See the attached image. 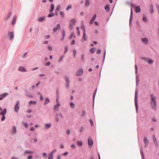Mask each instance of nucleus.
Wrapping results in <instances>:
<instances>
[{"instance_id": "obj_33", "label": "nucleus", "mask_w": 159, "mask_h": 159, "mask_svg": "<svg viewBox=\"0 0 159 159\" xmlns=\"http://www.w3.org/2000/svg\"><path fill=\"white\" fill-rule=\"evenodd\" d=\"M150 11L151 13H152L153 12V9L152 4H151L150 6Z\"/></svg>"}, {"instance_id": "obj_34", "label": "nucleus", "mask_w": 159, "mask_h": 159, "mask_svg": "<svg viewBox=\"0 0 159 159\" xmlns=\"http://www.w3.org/2000/svg\"><path fill=\"white\" fill-rule=\"evenodd\" d=\"M64 78L66 81V83H70V80L69 78L67 76H65L64 77Z\"/></svg>"}, {"instance_id": "obj_27", "label": "nucleus", "mask_w": 159, "mask_h": 159, "mask_svg": "<svg viewBox=\"0 0 159 159\" xmlns=\"http://www.w3.org/2000/svg\"><path fill=\"white\" fill-rule=\"evenodd\" d=\"M143 142L144 143L148 145V144L149 141L146 137H144L143 139Z\"/></svg>"}, {"instance_id": "obj_8", "label": "nucleus", "mask_w": 159, "mask_h": 159, "mask_svg": "<svg viewBox=\"0 0 159 159\" xmlns=\"http://www.w3.org/2000/svg\"><path fill=\"white\" fill-rule=\"evenodd\" d=\"M9 95V93H5L3 94H0V100H2L3 98H5L7 96Z\"/></svg>"}, {"instance_id": "obj_55", "label": "nucleus", "mask_w": 159, "mask_h": 159, "mask_svg": "<svg viewBox=\"0 0 159 159\" xmlns=\"http://www.w3.org/2000/svg\"><path fill=\"white\" fill-rule=\"evenodd\" d=\"M72 7V6L71 5H70L66 7V11H68L69 9H71Z\"/></svg>"}, {"instance_id": "obj_35", "label": "nucleus", "mask_w": 159, "mask_h": 159, "mask_svg": "<svg viewBox=\"0 0 159 159\" xmlns=\"http://www.w3.org/2000/svg\"><path fill=\"white\" fill-rule=\"evenodd\" d=\"M95 50V48H91L89 50V52L91 54H93Z\"/></svg>"}, {"instance_id": "obj_29", "label": "nucleus", "mask_w": 159, "mask_h": 159, "mask_svg": "<svg viewBox=\"0 0 159 159\" xmlns=\"http://www.w3.org/2000/svg\"><path fill=\"white\" fill-rule=\"evenodd\" d=\"M80 28H81V29L82 30H83V33H84H84H86L85 29V28L84 25L83 24H82L81 25Z\"/></svg>"}, {"instance_id": "obj_13", "label": "nucleus", "mask_w": 159, "mask_h": 159, "mask_svg": "<svg viewBox=\"0 0 159 159\" xmlns=\"http://www.w3.org/2000/svg\"><path fill=\"white\" fill-rule=\"evenodd\" d=\"M61 26L59 24H57L56 27L54 28L53 29V32H56L57 30H59L60 29Z\"/></svg>"}, {"instance_id": "obj_43", "label": "nucleus", "mask_w": 159, "mask_h": 159, "mask_svg": "<svg viewBox=\"0 0 159 159\" xmlns=\"http://www.w3.org/2000/svg\"><path fill=\"white\" fill-rule=\"evenodd\" d=\"M48 159H52L53 155L52 153H50L48 155Z\"/></svg>"}, {"instance_id": "obj_9", "label": "nucleus", "mask_w": 159, "mask_h": 159, "mask_svg": "<svg viewBox=\"0 0 159 159\" xmlns=\"http://www.w3.org/2000/svg\"><path fill=\"white\" fill-rule=\"evenodd\" d=\"M12 15V13L11 12H9L6 15V16L5 18V20L6 21L8 20L11 17Z\"/></svg>"}, {"instance_id": "obj_25", "label": "nucleus", "mask_w": 159, "mask_h": 159, "mask_svg": "<svg viewBox=\"0 0 159 159\" xmlns=\"http://www.w3.org/2000/svg\"><path fill=\"white\" fill-rule=\"evenodd\" d=\"M50 102V100L48 98H46L43 104L44 105H46Z\"/></svg>"}, {"instance_id": "obj_11", "label": "nucleus", "mask_w": 159, "mask_h": 159, "mask_svg": "<svg viewBox=\"0 0 159 159\" xmlns=\"http://www.w3.org/2000/svg\"><path fill=\"white\" fill-rule=\"evenodd\" d=\"M88 143L89 147L92 146L93 145V141L91 138L88 139Z\"/></svg>"}, {"instance_id": "obj_21", "label": "nucleus", "mask_w": 159, "mask_h": 159, "mask_svg": "<svg viewBox=\"0 0 159 159\" xmlns=\"http://www.w3.org/2000/svg\"><path fill=\"white\" fill-rule=\"evenodd\" d=\"M16 15H15L13 16V19H12V22H11V25H13L15 24V23L16 22Z\"/></svg>"}, {"instance_id": "obj_1", "label": "nucleus", "mask_w": 159, "mask_h": 159, "mask_svg": "<svg viewBox=\"0 0 159 159\" xmlns=\"http://www.w3.org/2000/svg\"><path fill=\"white\" fill-rule=\"evenodd\" d=\"M150 96L151 99L150 100L151 107L154 110L156 111L157 109L156 97L153 94H150Z\"/></svg>"}, {"instance_id": "obj_44", "label": "nucleus", "mask_w": 159, "mask_h": 159, "mask_svg": "<svg viewBox=\"0 0 159 159\" xmlns=\"http://www.w3.org/2000/svg\"><path fill=\"white\" fill-rule=\"evenodd\" d=\"M70 107L71 108H74L75 106V104L72 102H71L70 104Z\"/></svg>"}, {"instance_id": "obj_58", "label": "nucleus", "mask_w": 159, "mask_h": 159, "mask_svg": "<svg viewBox=\"0 0 159 159\" xmlns=\"http://www.w3.org/2000/svg\"><path fill=\"white\" fill-rule=\"evenodd\" d=\"M101 52V50L99 49H97L96 53L97 54H99Z\"/></svg>"}, {"instance_id": "obj_16", "label": "nucleus", "mask_w": 159, "mask_h": 159, "mask_svg": "<svg viewBox=\"0 0 159 159\" xmlns=\"http://www.w3.org/2000/svg\"><path fill=\"white\" fill-rule=\"evenodd\" d=\"M152 139H153V140L154 142V144L156 146H158V143L157 141V140L156 139V138L155 136V135H153L152 136Z\"/></svg>"}, {"instance_id": "obj_18", "label": "nucleus", "mask_w": 159, "mask_h": 159, "mask_svg": "<svg viewBox=\"0 0 159 159\" xmlns=\"http://www.w3.org/2000/svg\"><path fill=\"white\" fill-rule=\"evenodd\" d=\"M34 153V152L30 151L29 150H26L25 151L24 153V155L25 156L26 154H33Z\"/></svg>"}, {"instance_id": "obj_46", "label": "nucleus", "mask_w": 159, "mask_h": 159, "mask_svg": "<svg viewBox=\"0 0 159 159\" xmlns=\"http://www.w3.org/2000/svg\"><path fill=\"white\" fill-rule=\"evenodd\" d=\"M106 54V50H105L104 51V54H103V63L104 62V60H105Z\"/></svg>"}, {"instance_id": "obj_47", "label": "nucleus", "mask_w": 159, "mask_h": 159, "mask_svg": "<svg viewBox=\"0 0 159 159\" xmlns=\"http://www.w3.org/2000/svg\"><path fill=\"white\" fill-rule=\"evenodd\" d=\"M73 55L74 57H75L76 54V51L74 49V50H73Z\"/></svg>"}, {"instance_id": "obj_42", "label": "nucleus", "mask_w": 159, "mask_h": 159, "mask_svg": "<svg viewBox=\"0 0 159 159\" xmlns=\"http://www.w3.org/2000/svg\"><path fill=\"white\" fill-rule=\"evenodd\" d=\"M73 36L74 37V38H75V36L74 35V33L73 32L72 33L70 34V36L69 38V39H71Z\"/></svg>"}, {"instance_id": "obj_10", "label": "nucleus", "mask_w": 159, "mask_h": 159, "mask_svg": "<svg viewBox=\"0 0 159 159\" xmlns=\"http://www.w3.org/2000/svg\"><path fill=\"white\" fill-rule=\"evenodd\" d=\"M25 94L26 96L30 98H33V95L30 94V93L28 91L27 89H25Z\"/></svg>"}, {"instance_id": "obj_63", "label": "nucleus", "mask_w": 159, "mask_h": 159, "mask_svg": "<svg viewBox=\"0 0 159 159\" xmlns=\"http://www.w3.org/2000/svg\"><path fill=\"white\" fill-rule=\"evenodd\" d=\"M60 5H58L56 7V10L57 11H59L60 10Z\"/></svg>"}, {"instance_id": "obj_41", "label": "nucleus", "mask_w": 159, "mask_h": 159, "mask_svg": "<svg viewBox=\"0 0 159 159\" xmlns=\"http://www.w3.org/2000/svg\"><path fill=\"white\" fill-rule=\"evenodd\" d=\"M54 15H55V14L52 13H49L48 16V17H52L53 16H54Z\"/></svg>"}, {"instance_id": "obj_48", "label": "nucleus", "mask_w": 159, "mask_h": 159, "mask_svg": "<svg viewBox=\"0 0 159 159\" xmlns=\"http://www.w3.org/2000/svg\"><path fill=\"white\" fill-rule=\"evenodd\" d=\"M81 60L82 61H84V54H83L81 56Z\"/></svg>"}, {"instance_id": "obj_45", "label": "nucleus", "mask_w": 159, "mask_h": 159, "mask_svg": "<svg viewBox=\"0 0 159 159\" xmlns=\"http://www.w3.org/2000/svg\"><path fill=\"white\" fill-rule=\"evenodd\" d=\"M73 24L71 23H70L69 28L70 30H72L73 28Z\"/></svg>"}, {"instance_id": "obj_40", "label": "nucleus", "mask_w": 159, "mask_h": 159, "mask_svg": "<svg viewBox=\"0 0 159 159\" xmlns=\"http://www.w3.org/2000/svg\"><path fill=\"white\" fill-rule=\"evenodd\" d=\"M36 102L35 101H31L29 102V104L31 105L33 104L34 105L36 104Z\"/></svg>"}, {"instance_id": "obj_49", "label": "nucleus", "mask_w": 159, "mask_h": 159, "mask_svg": "<svg viewBox=\"0 0 159 159\" xmlns=\"http://www.w3.org/2000/svg\"><path fill=\"white\" fill-rule=\"evenodd\" d=\"M68 48L67 46H66L65 47V51L64 53L65 54L68 51Z\"/></svg>"}, {"instance_id": "obj_26", "label": "nucleus", "mask_w": 159, "mask_h": 159, "mask_svg": "<svg viewBox=\"0 0 159 159\" xmlns=\"http://www.w3.org/2000/svg\"><path fill=\"white\" fill-rule=\"evenodd\" d=\"M45 16H43L38 19V21L39 22H41L45 20Z\"/></svg>"}, {"instance_id": "obj_14", "label": "nucleus", "mask_w": 159, "mask_h": 159, "mask_svg": "<svg viewBox=\"0 0 159 159\" xmlns=\"http://www.w3.org/2000/svg\"><path fill=\"white\" fill-rule=\"evenodd\" d=\"M62 37L61 39V41H62L64 40L65 36V30L64 29H63L62 30Z\"/></svg>"}, {"instance_id": "obj_61", "label": "nucleus", "mask_w": 159, "mask_h": 159, "mask_svg": "<svg viewBox=\"0 0 159 159\" xmlns=\"http://www.w3.org/2000/svg\"><path fill=\"white\" fill-rule=\"evenodd\" d=\"M75 40H73L71 43V45H74L75 44Z\"/></svg>"}, {"instance_id": "obj_64", "label": "nucleus", "mask_w": 159, "mask_h": 159, "mask_svg": "<svg viewBox=\"0 0 159 159\" xmlns=\"http://www.w3.org/2000/svg\"><path fill=\"white\" fill-rule=\"evenodd\" d=\"M51 64V63L50 62H48L47 63H46V64H45V65L46 66H49Z\"/></svg>"}, {"instance_id": "obj_60", "label": "nucleus", "mask_w": 159, "mask_h": 159, "mask_svg": "<svg viewBox=\"0 0 159 159\" xmlns=\"http://www.w3.org/2000/svg\"><path fill=\"white\" fill-rule=\"evenodd\" d=\"M48 49L50 51H51L52 50V47L51 46H48Z\"/></svg>"}, {"instance_id": "obj_59", "label": "nucleus", "mask_w": 159, "mask_h": 159, "mask_svg": "<svg viewBox=\"0 0 159 159\" xmlns=\"http://www.w3.org/2000/svg\"><path fill=\"white\" fill-rule=\"evenodd\" d=\"M135 73L136 74L137 72V66L136 64H135Z\"/></svg>"}, {"instance_id": "obj_7", "label": "nucleus", "mask_w": 159, "mask_h": 159, "mask_svg": "<svg viewBox=\"0 0 159 159\" xmlns=\"http://www.w3.org/2000/svg\"><path fill=\"white\" fill-rule=\"evenodd\" d=\"M84 71L83 70L80 68L79 69L76 73V75L77 76H80L82 75Z\"/></svg>"}, {"instance_id": "obj_36", "label": "nucleus", "mask_w": 159, "mask_h": 159, "mask_svg": "<svg viewBox=\"0 0 159 159\" xmlns=\"http://www.w3.org/2000/svg\"><path fill=\"white\" fill-rule=\"evenodd\" d=\"M16 132V128L15 126H14L13 128L12 133L15 134Z\"/></svg>"}, {"instance_id": "obj_38", "label": "nucleus", "mask_w": 159, "mask_h": 159, "mask_svg": "<svg viewBox=\"0 0 159 159\" xmlns=\"http://www.w3.org/2000/svg\"><path fill=\"white\" fill-rule=\"evenodd\" d=\"M140 153L142 159H144V154L142 150H140Z\"/></svg>"}, {"instance_id": "obj_53", "label": "nucleus", "mask_w": 159, "mask_h": 159, "mask_svg": "<svg viewBox=\"0 0 159 159\" xmlns=\"http://www.w3.org/2000/svg\"><path fill=\"white\" fill-rule=\"evenodd\" d=\"M63 57H64V56H62L60 57V58H59V59L58 60V62H60L62 60Z\"/></svg>"}, {"instance_id": "obj_22", "label": "nucleus", "mask_w": 159, "mask_h": 159, "mask_svg": "<svg viewBox=\"0 0 159 159\" xmlns=\"http://www.w3.org/2000/svg\"><path fill=\"white\" fill-rule=\"evenodd\" d=\"M141 9L139 6H138L135 7V12L136 13H138L140 12Z\"/></svg>"}, {"instance_id": "obj_17", "label": "nucleus", "mask_w": 159, "mask_h": 159, "mask_svg": "<svg viewBox=\"0 0 159 159\" xmlns=\"http://www.w3.org/2000/svg\"><path fill=\"white\" fill-rule=\"evenodd\" d=\"M18 70L21 72H25L27 71V70L24 67L22 66H20L18 68Z\"/></svg>"}, {"instance_id": "obj_2", "label": "nucleus", "mask_w": 159, "mask_h": 159, "mask_svg": "<svg viewBox=\"0 0 159 159\" xmlns=\"http://www.w3.org/2000/svg\"><path fill=\"white\" fill-rule=\"evenodd\" d=\"M56 102L57 104L54 105L53 107V110L55 112L56 109H57V110H58V107L60 106V104L59 103V93H58V89H57L56 90Z\"/></svg>"}, {"instance_id": "obj_39", "label": "nucleus", "mask_w": 159, "mask_h": 159, "mask_svg": "<svg viewBox=\"0 0 159 159\" xmlns=\"http://www.w3.org/2000/svg\"><path fill=\"white\" fill-rule=\"evenodd\" d=\"M89 0H86L85 5V6H88L90 4V2H89Z\"/></svg>"}, {"instance_id": "obj_23", "label": "nucleus", "mask_w": 159, "mask_h": 159, "mask_svg": "<svg viewBox=\"0 0 159 159\" xmlns=\"http://www.w3.org/2000/svg\"><path fill=\"white\" fill-rule=\"evenodd\" d=\"M97 89H96L93 93V106H94V99H95V95H96V92L97 91Z\"/></svg>"}, {"instance_id": "obj_32", "label": "nucleus", "mask_w": 159, "mask_h": 159, "mask_svg": "<svg viewBox=\"0 0 159 159\" xmlns=\"http://www.w3.org/2000/svg\"><path fill=\"white\" fill-rule=\"evenodd\" d=\"M45 129H49L51 126V125L50 123L46 124L45 125Z\"/></svg>"}, {"instance_id": "obj_30", "label": "nucleus", "mask_w": 159, "mask_h": 159, "mask_svg": "<svg viewBox=\"0 0 159 159\" xmlns=\"http://www.w3.org/2000/svg\"><path fill=\"white\" fill-rule=\"evenodd\" d=\"M83 39L85 41L87 40V37L86 36V33H83Z\"/></svg>"}, {"instance_id": "obj_51", "label": "nucleus", "mask_w": 159, "mask_h": 159, "mask_svg": "<svg viewBox=\"0 0 159 159\" xmlns=\"http://www.w3.org/2000/svg\"><path fill=\"white\" fill-rule=\"evenodd\" d=\"M77 144L80 146H81L82 144V143L80 141H78L77 142Z\"/></svg>"}, {"instance_id": "obj_50", "label": "nucleus", "mask_w": 159, "mask_h": 159, "mask_svg": "<svg viewBox=\"0 0 159 159\" xmlns=\"http://www.w3.org/2000/svg\"><path fill=\"white\" fill-rule=\"evenodd\" d=\"M39 94L40 95V99L41 100H43V97L42 94L40 93H39Z\"/></svg>"}, {"instance_id": "obj_5", "label": "nucleus", "mask_w": 159, "mask_h": 159, "mask_svg": "<svg viewBox=\"0 0 159 159\" xmlns=\"http://www.w3.org/2000/svg\"><path fill=\"white\" fill-rule=\"evenodd\" d=\"M20 102L19 101H18L16 102L14 108V110L15 112H17L18 111L19 109H20Z\"/></svg>"}, {"instance_id": "obj_24", "label": "nucleus", "mask_w": 159, "mask_h": 159, "mask_svg": "<svg viewBox=\"0 0 159 159\" xmlns=\"http://www.w3.org/2000/svg\"><path fill=\"white\" fill-rule=\"evenodd\" d=\"M141 41L144 42L145 44H147L148 43V39L144 38L141 39Z\"/></svg>"}, {"instance_id": "obj_6", "label": "nucleus", "mask_w": 159, "mask_h": 159, "mask_svg": "<svg viewBox=\"0 0 159 159\" xmlns=\"http://www.w3.org/2000/svg\"><path fill=\"white\" fill-rule=\"evenodd\" d=\"M141 58L143 60L148 62L149 64H152L153 62V61L151 59H150L145 57H142Z\"/></svg>"}, {"instance_id": "obj_52", "label": "nucleus", "mask_w": 159, "mask_h": 159, "mask_svg": "<svg viewBox=\"0 0 159 159\" xmlns=\"http://www.w3.org/2000/svg\"><path fill=\"white\" fill-rule=\"evenodd\" d=\"M86 112L84 111H82V114L81 115V116L83 117L84 116Z\"/></svg>"}, {"instance_id": "obj_15", "label": "nucleus", "mask_w": 159, "mask_h": 159, "mask_svg": "<svg viewBox=\"0 0 159 159\" xmlns=\"http://www.w3.org/2000/svg\"><path fill=\"white\" fill-rule=\"evenodd\" d=\"M133 18V11L132 9H131V12H130V17L129 20V25L130 26L131 23V21L132 20Z\"/></svg>"}, {"instance_id": "obj_3", "label": "nucleus", "mask_w": 159, "mask_h": 159, "mask_svg": "<svg viewBox=\"0 0 159 159\" xmlns=\"http://www.w3.org/2000/svg\"><path fill=\"white\" fill-rule=\"evenodd\" d=\"M138 89H136L135 93L134 103L135 107V109L136 112L138 113Z\"/></svg>"}, {"instance_id": "obj_19", "label": "nucleus", "mask_w": 159, "mask_h": 159, "mask_svg": "<svg viewBox=\"0 0 159 159\" xmlns=\"http://www.w3.org/2000/svg\"><path fill=\"white\" fill-rule=\"evenodd\" d=\"M104 8L107 12H109L110 11V5L109 4H107L104 7Z\"/></svg>"}, {"instance_id": "obj_31", "label": "nucleus", "mask_w": 159, "mask_h": 159, "mask_svg": "<svg viewBox=\"0 0 159 159\" xmlns=\"http://www.w3.org/2000/svg\"><path fill=\"white\" fill-rule=\"evenodd\" d=\"M143 20L145 22H147L148 21V20L147 19L146 16L145 15H143Z\"/></svg>"}, {"instance_id": "obj_4", "label": "nucleus", "mask_w": 159, "mask_h": 159, "mask_svg": "<svg viewBox=\"0 0 159 159\" xmlns=\"http://www.w3.org/2000/svg\"><path fill=\"white\" fill-rule=\"evenodd\" d=\"M6 112L7 109L6 108L4 109L2 111L0 112V115L2 116L1 119L2 121H3L5 120L6 117L5 115L6 114Z\"/></svg>"}, {"instance_id": "obj_62", "label": "nucleus", "mask_w": 159, "mask_h": 159, "mask_svg": "<svg viewBox=\"0 0 159 159\" xmlns=\"http://www.w3.org/2000/svg\"><path fill=\"white\" fill-rule=\"evenodd\" d=\"M43 155L44 157H47V153L45 152L43 153Z\"/></svg>"}, {"instance_id": "obj_28", "label": "nucleus", "mask_w": 159, "mask_h": 159, "mask_svg": "<svg viewBox=\"0 0 159 159\" xmlns=\"http://www.w3.org/2000/svg\"><path fill=\"white\" fill-rule=\"evenodd\" d=\"M139 76L137 75L136 77V86H137L139 84Z\"/></svg>"}, {"instance_id": "obj_56", "label": "nucleus", "mask_w": 159, "mask_h": 159, "mask_svg": "<svg viewBox=\"0 0 159 159\" xmlns=\"http://www.w3.org/2000/svg\"><path fill=\"white\" fill-rule=\"evenodd\" d=\"M23 124L24 125H25V128H27V127H28V124L27 123H26V122H24L23 123Z\"/></svg>"}, {"instance_id": "obj_12", "label": "nucleus", "mask_w": 159, "mask_h": 159, "mask_svg": "<svg viewBox=\"0 0 159 159\" xmlns=\"http://www.w3.org/2000/svg\"><path fill=\"white\" fill-rule=\"evenodd\" d=\"M8 34L10 38V40H11L13 38L14 36V32H8Z\"/></svg>"}, {"instance_id": "obj_37", "label": "nucleus", "mask_w": 159, "mask_h": 159, "mask_svg": "<svg viewBox=\"0 0 159 159\" xmlns=\"http://www.w3.org/2000/svg\"><path fill=\"white\" fill-rule=\"evenodd\" d=\"M76 22V21L75 19H72L70 20V23H71L73 25L75 24Z\"/></svg>"}, {"instance_id": "obj_57", "label": "nucleus", "mask_w": 159, "mask_h": 159, "mask_svg": "<svg viewBox=\"0 0 159 159\" xmlns=\"http://www.w3.org/2000/svg\"><path fill=\"white\" fill-rule=\"evenodd\" d=\"M97 15L96 14H94L93 16V17L91 19L92 20H94L96 18Z\"/></svg>"}, {"instance_id": "obj_54", "label": "nucleus", "mask_w": 159, "mask_h": 159, "mask_svg": "<svg viewBox=\"0 0 159 159\" xmlns=\"http://www.w3.org/2000/svg\"><path fill=\"white\" fill-rule=\"evenodd\" d=\"M60 14L61 16H62V17H64V13L63 11H60Z\"/></svg>"}, {"instance_id": "obj_20", "label": "nucleus", "mask_w": 159, "mask_h": 159, "mask_svg": "<svg viewBox=\"0 0 159 159\" xmlns=\"http://www.w3.org/2000/svg\"><path fill=\"white\" fill-rule=\"evenodd\" d=\"M54 8V5L53 3H52L50 7L49 12L50 13L52 12Z\"/></svg>"}]
</instances>
